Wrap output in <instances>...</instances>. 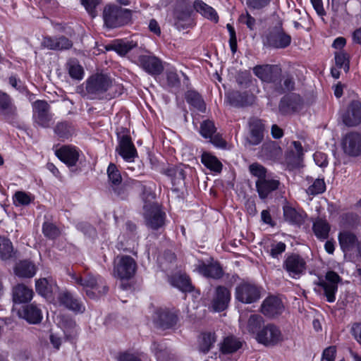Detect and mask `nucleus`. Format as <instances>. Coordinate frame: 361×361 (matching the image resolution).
<instances>
[{"instance_id":"obj_1","label":"nucleus","mask_w":361,"mask_h":361,"mask_svg":"<svg viewBox=\"0 0 361 361\" xmlns=\"http://www.w3.org/2000/svg\"><path fill=\"white\" fill-rule=\"evenodd\" d=\"M142 199L145 202L143 216L146 226L152 230L162 228L165 224L166 214L154 201L155 195L145 186H143Z\"/></svg>"},{"instance_id":"obj_51","label":"nucleus","mask_w":361,"mask_h":361,"mask_svg":"<svg viewBox=\"0 0 361 361\" xmlns=\"http://www.w3.org/2000/svg\"><path fill=\"white\" fill-rule=\"evenodd\" d=\"M283 216L286 221L291 224H299L301 220V216L293 207L285 206L283 207Z\"/></svg>"},{"instance_id":"obj_63","label":"nucleus","mask_w":361,"mask_h":361,"mask_svg":"<svg viewBox=\"0 0 361 361\" xmlns=\"http://www.w3.org/2000/svg\"><path fill=\"white\" fill-rule=\"evenodd\" d=\"M336 353V347L330 346L324 350L322 359L328 361H334Z\"/></svg>"},{"instance_id":"obj_21","label":"nucleus","mask_w":361,"mask_h":361,"mask_svg":"<svg viewBox=\"0 0 361 361\" xmlns=\"http://www.w3.org/2000/svg\"><path fill=\"white\" fill-rule=\"evenodd\" d=\"M261 311L266 317L274 318L282 314L284 311V305L279 298L270 296L263 301Z\"/></svg>"},{"instance_id":"obj_5","label":"nucleus","mask_w":361,"mask_h":361,"mask_svg":"<svg viewBox=\"0 0 361 361\" xmlns=\"http://www.w3.org/2000/svg\"><path fill=\"white\" fill-rule=\"evenodd\" d=\"M341 279L339 275L333 271L326 274L325 279H320L317 285L318 291L322 292L329 302H334L336 300V293L338 290V284Z\"/></svg>"},{"instance_id":"obj_47","label":"nucleus","mask_w":361,"mask_h":361,"mask_svg":"<svg viewBox=\"0 0 361 361\" xmlns=\"http://www.w3.org/2000/svg\"><path fill=\"white\" fill-rule=\"evenodd\" d=\"M0 111L6 114H14L16 109L11 102L9 96L0 92Z\"/></svg>"},{"instance_id":"obj_34","label":"nucleus","mask_w":361,"mask_h":361,"mask_svg":"<svg viewBox=\"0 0 361 361\" xmlns=\"http://www.w3.org/2000/svg\"><path fill=\"white\" fill-rule=\"evenodd\" d=\"M35 288L39 295L50 298L57 287L52 279L43 278L36 281Z\"/></svg>"},{"instance_id":"obj_52","label":"nucleus","mask_w":361,"mask_h":361,"mask_svg":"<svg viewBox=\"0 0 361 361\" xmlns=\"http://www.w3.org/2000/svg\"><path fill=\"white\" fill-rule=\"evenodd\" d=\"M135 46L133 42H119L113 45V49L119 55L124 56Z\"/></svg>"},{"instance_id":"obj_58","label":"nucleus","mask_w":361,"mask_h":361,"mask_svg":"<svg viewBox=\"0 0 361 361\" xmlns=\"http://www.w3.org/2000/svg\"><path fill=\"white\" fill-rule=\"evenodd\" d=\"M82 5L85 8L87 13L94 18L97 15L96 8L100 4L101 0H80Z\"/></svg>"},{"instance_id":"obj_60","label":"nucleus","mask_w":361,"mask_h":361,"mask_svg":"<svg viewBox=\"0 0 361 361\" xmlns=\"http://www.w3.org/2000/svg\"><path fill=\"white\" fill-rule=\"evenodd\" d=\"M166 80L169 86L178 87L180 85V80L176 71H169L166 73Z\"/></svg>"},{"instance_id":"obj_39","label":"nucleus","mask_w":361,"mask_h":361,"mask_svg":"<svg viewBox=\"0 0 361 361\" xmlns=\"http://www.w3.org/2000/svg\"><path fill=\"white\" fill-rule=\"evenodd\" d=\"M35 266L28 261L19 262L15 268L16 274L21 278H32L35 274Z\"/></svg>"},{"instance_id":"obj_36","label":"nucleus","mask_w":361,"mask_h":361,"mask_svg":"<svg viewBox=\"0 0 361 361\" xmlns=\"http://www.w3.org/2000/svg\"><path fill=\"white\" fill-rule=\"evenodd\" d=\"M107 174L114 192L117 193L118 195H122L124 193L123 191L118 189V186L122 181V177L115 164H109L107 169Z\"/></svg>"},{"instance_id":"obj_32","label":"nucleus","mask_w":361,"mask_h":361,"mask_svg":"<svg viewBox=\"0 0 361 361\" xmlns=\"http://www.w3.org/2000/svg\"><path fill=\"white\" fill-rule=\"evenodd\" d=\"M194 9L200 13L204 18L217 23L219 20V16L216 11L210 6L205 4L202 0H195L193 3Z\"/></svg>"},{"instance_id":"obj_48","label":"nucleus","mask_w":361,"mask_h":361,"mask_svg":"<svg viewBox=\"0 0 361 361\" xmlns=\"http://www.w3.org/2000/svg\"><path fill=\"white\" fill-rule=\"evenodd\" d=\"M228 102L232 106L241 107L245 104V97L238 91L230 92L226 96Z\"/></svg>"},{"instance_id":"obj_49","label":"nucleus","mask_w":361,"mask_h":361,"mask_svg":"<svg viewBox=\"0 0 361 361\" xmlns=\"http://www.w3.org/2000/svg\"><path fill=\"white\" fill-rule=\"evenodd\" d=\"M326 190V183L323 178H317L313 183L308 187L306 192L309 195L315 196L323 193Z\"/></svg>"},{"instance_id":"obj_35","label":"nucleus","mask_w":361,"mask_h":361,"mask_svg":"<svg viewBox=\"0 0 361 361\" xmlns=\"http://www.w3.org/2000/svg\"><path fill=\"white\" fill-rule=\"evenodd\" d=\"M282 154V150L275 142H270L263 144L261 149V155L268 160H276Z\"/></svg>"},{"instance_id":"obj_25","label":"nucleus","mask_w":361,"mask_h":361,"mask_svg":"<svg viewBox=\"0 0 361 361\" xmlns=\"http://www.w3.org/2000/svg\"><path fill=\"white\" fill-rule=\"evenodd\" d=\"M230 299L231 293L228 289L224 286H218L216 289L212 306L216 311H223L228 307Z\"/></svg>"},{"instance_id":"obj_12","label":"nucleus","mask_w":361,"mask_h":361,"mask_svg":"<svg viewBox=\"0 0 361 361\" xmlns=\"http://www.w3.org/2000/svg\"><path fill=\"white\" fill-rule=\"evenodd\" d=\"M34 121L42 128H49L52 120L50 114V106L44 100H37L33 104Z\"/></svg>"},{"instance_id":"obj_53","label":"nucleus","mask_w":361,"mask_h":361,"mask_svg":"<svg viewBox=\"0 0 361 361\" xmlns=\"http://www.w3.org/2000/svg\"><path fill=\"white\" fill-rule=\"evenodd\" d=\"M216 130L214 123L207 120L201 123L200 133L203 137L209 138L216 133Z\"/></svg>"},{"instance_id":"obj_17","label":"nucleus","mask_w":361,"mask_h":361,"mask_svg":"<svg viewBox=\"0 0 361 361\" xmlns=\"http://www.w3.org/2000/svg\"><path fill=\"white\" fill-rule=\"evenodd\" d=\"M249 134L246 137V142L250 145H257L262 142L264 138V126L260 119L252 118L248 123Z\"/></svg>"},{"instance_id":"obj_7","label":"nucleus","mask_w":361,"mask_h":361,"mask_svg":"<svg viewBox=\"0 0 361 361\" xmlns=\"http://www.w3.org/2000/svg\"><path fill=\"white\" fill-rule=\"evenodd\" d=\"M256 341L267 347L274 346L283 341L279 327L274 324L264 325L255 336Z\"/></svg>"},{"instance_id":"obj_28","label":"nucleus","mask_w":361,"mask_h":361,"mask_svg":"<svg viewBox=\"0 0 361 361\" xmlns=\"http://www.w3.org/2000/svg\"><path fill=\"white\" fill-rule=\"evenodd\" d=\"M196 269L200 274L208 278L219 279L223 275L222 268L216 263L206 264L204 262L199 261Z\"/></svg>"},{"instance_id":"obj_43","label":"nucleus","mask_w":361,"mask_h":361,"mask_svg":"<svg viewBox=\"0 0 361 361\" xmlns=\"http://www.w3.org/2000/svg\"><path fill=\"white\" fill-rule=\"evenodd\" d=\"M202 163L209 170L219 173L222 169V164L218 159L209 153L204 152L201 157Z\"/></svg>"},{"instance_id":"obj_11","label":"nucleus","mask_w":361,"mask_h":361,"mask_svg":"<svg viewBox=\"0 0 361 361\" xmlns=\"http://www.w3.org/2000/svg\"><path fill=\"white\" fill-rule=\"evenodd\" d=\"M235 294L236 300L245 304L255 302L260 298L259 288L250 283H242L237 286Z\"/></svg>"},{"instance_id":"obj_44","label":"nucleus","mask_w":361,"mask_h":361,"mask_svg":"<svg viewBox=\"0 0 361 361\" xmlns=\"http://www.w3.org/2000/svg\"><path fill=\"white\" fill-rule=\"evenodd\" d=\"M281 78L279 80V82L275 84L274 87V90L278 94H283L286 91H291L295 87V80L292 75L287 74L283 77V84L281 83Z\"/></svg>"},{"instance_id":"obj_9","label":"nucleus","mask_w":361,"mask_h":361,"mask_svg":"<svg viewBox=\"0 0 361 361\" xmlns=\"http://www.w3.org/2000/svg\"><path fill=\"white\" fill-rule=\"evenodd\" d=\"M114 87L110 77L104 74H97L89 78L86 90L89 94L99 97L101 94Z\"/></svg>"},{"instance_id":"obj_24","label":"nucleus","mask_w":361,"mask_h":361,"mask_svg":"<svg viewBox=\"0 0 361 361\" xmlns=\"http://www.w3.org/2000/svg\"><path fill=\"white\" fill-rule=\"evenodd\" d=\"M338 240L341 250L345 254L355 251L359 242L356 234L348 230L341 231L338 235Z\"/></svg>"},{"instance_id":"obj_20","label":"nucleus","mask_w":361,"mask_h":361,"mask_svg":"<svg viewBox=\"0 0 361 361\" xmlns=\"http://www.w3.org/2000/svg\"><path fill=\"white\" fill-rule=\"evenodd\" d=\"M342 120L343 123L353 127L361 123V102L358 100L352 101L347 111L343 114Z\"/></svg>"},{"instance_id":"obj_61","label":"nucleus","mask_w":361,"mask_h":361,"mask_svg":"<svg viewBox=\"0 0 361 361\" xmlns=\"http://www.w3.org/2000/svg\"><path fill=\"white\" fill-rule=\"evenodd\" d=\"M239 21L243 24H245L250 30H254L255 26V19L247 12L240 16Z\"/></svg>"},{"instance_id":"obj_37","label":"nucleus","mask_w":361,"mask_h":361,"mask_svg":"<svg viewBox=\"0 0 361 361\" xmlns=\"http://www.w3.org/2000/svg\"><path fill=\"white\" fill-rule=\"evenodd\" d=\"M162 173L171 178L173 185H179L184 181L185 172L181 166H169L163 169Z\"/></svg>"},{"instance_id":"obj_50","label":"nucleus","mask_w":361,"mask_h":361,"mask_svg":"<svg viewBox=\"0 0 361 361\" xmlns=\"http://www.w3.org/2000/svg\"><path fill=\"white\" fill-rule=\"evenodd\" d=\"M335 63L337 68H343L345 72H348L350 68L349 56L343 51L335 53Z\"/></svg>"},{"instance_id":"obj_31","label":"nucleus","mask_w":361,"mask_h":361,"mask_svg":"<svg viewBox=\"0 0 361 361\" xmlns=\"http://www.w3.org/2000/svg\"><path fill=\"white\" fill-rule=\"evenodd\" d=\"M19 315L31 324L39 323L42 319L40 309L33 304L23 307V310L19 311Z\"/></svg>"},{"instance_id":"obj_54","label":"nucleus","mask_w":361,"mask_h":361,"mask_svg":"<svg viewBox=\"0 0 361 361\" xmlns=\"http://www.w3.org/2000/svg\"><path fill=\"white\" fill-rule=\"evenodd\" d=\"M32 200V198L30 195L23 191H18L13 196V202L16 206L28 205L31 202Z\"/></svg>"},{"instance_id":"obj_33","label":"nucleus","mask_w":361,"mask_h":361,"mask_svg":"<svg viewBox=\"0 0 361 361\" xmlns=\"http://www.w3.org/2000/svg\"><path fill=\"white\" fill-rule=\"evenodd\" d=\"M157 323L164 329L171 328L177 322L178 317L174 312L167 310H159L157 311Z\"/></svg>"},{"instance_id":"obj_19","label":"nucleus","mask_w":361,"mask_h":361,"mask_svg":"<svg viewBox=\"0 0 361 361\" xmlns=\"http://www.w3.org/2000/svg\"><path fill=\"white\" fill-rule=\"evenodd\" d=\"M41 47L49 50L63 51L71 49L73 47V42L63 35L59 37L45 36L42 39Z\"/></svg>"},{"instance_id":"obj_59","label":"nucleus","mask_w":361,"mask_h":361,"mask_svg":"<svg viewBox=\"0 0 361 361\" xmlns=\"http://www.w3.org/2000/svg\"><path fill=\"white\" fill-rule=\"evenodd\" d=\"M249 170L252 175L258 178V180L266 178V169L257 163L251 164L249 166Z\"/></svg>"},{"instance_id":"obj_6","label":"nucleus","mask_w":361,"mask_h":361,"mask_svg":"<svg viewBox=\"0 0 361 361\" xmlns=\"http://www.w3.org/2000/svg\"><path fill=\"white\" fill-rule=\"evenodd\" d=\"M136 262L130 256H117L114 260V274L121 280L131 279L136 271Z\"/></svg>"},{"instance_id":"obj_46","label":"nucleus","mask_w":361,"mask_h":361,"mask_svg":"<svg viewBox=\"0 0 361 361\" xmlns=\"http://www.w3.org/2000/svg\"><path fill=\"white\" fill-rule=\"evenodd\" d=\"M13 255V247L10 240L0 238V259L6 260Z\"/></svg>"},{"instance_id":"obj_13","label":"nucleus","mask_w":361,"mask_h":361,"mask_svg":"<svg viewBox=\"0 0 361 361\" xmlns=\"http://www.w3.org/2000/svg\"><path fill=\"white\" fill-rule=\"evenodd\" d=\"M137 63L145 72L152 75H160L164 71V66L162 64V61L154 55H140L137 58Z\"/></svg>"},{"instance_id":"obj_57","label":"nucleus","mask_w":361,"mask_h":361,"mask_svg":"<svg viewBox=\"0 0 361 361\" xmlns=\"http://www.w3.org/2000/svg\"><path fill=\"white\" fill-rule=\"evenodd\" d=\"M42 231L45 236L54 239L60 234L59 228L53 224L45 222L43 224Z\"/></svg>"},{"instance_id":"obj_8","label":"nucleus","mask_w":361,"mask_h":361,"mask_svg":"<svg viewBox=\"0 0 361 361\" xmlns=\"http://www.w3.org/2000/svg\"><path fill=\"white\" fill-rule=\"evenodd\" d=\"M283 269L293 279H298L307 269V262L301 255L291 253L286 256L283 262Z\"/></svg>"},{"instance_id":"obj_42","label":"nucleus","mask_w":361,"mask_h":361,"mask_svg":"<svg viewBox=\"0 0 361 361\" xmlns=\"http://www.w3.org/2000/svg\"><path fill=\"white\" fill-rule=\"evenodd\" d=\"M185 99L190 105L192 106L198 111L201 112L205 111V103L198 92L194 90L188 91L185 94Z\"/></svg>"},{"instance_id":"obj_29","label":"nucleus","mask_w":361,"mask_h":361,"mask_svg":"<svg viewBox=\"0 0 361 361\" xmlns=\"http://www.w3.org/2000/svg\"><path fill=\"white\" fill-rule=\"evenodd\" d=\"M59 300L61 305L72 311L75 312H83L85 311V306L82 302L68 292L61 293Z\"/></svg>"},{"instance_id":"obj_18","label":"nucleus","mask_w":361,"mask_h":361,"mask_svg":"<svg viewBox=\"0 0 361 361\" xmlns=\"http://www.w3.org/2000/svg\"><path fill=\"white\" fill-rule=\"evenodd\" d=\"M116 151L128 162L134 161L137 157V149L135 147L132 140L129 135H122L118 142V145L116 148Z\"/></svg>"},{"instance_id":"obj_41","label":"nucleus","mask_w":361,"mask_h":361,"mask_svg":"<svg viewBox=\"0 0 361 361\" xmlns=\"http://www.w3.org/2000/svg\"><path fill=\"white\" fill-rule=\"evenodd\" d=\"M313 231L319 239H326L329 236L330 225L325 219H317L313 223Z\"/></svg>"},{"instance_id":"obj_56","label":"nucleus","mask_w":361,"mask_h":361,"mask_svg":"<svg viewBox=\"0 0 361 361\" xmlns=\"http://www.w3.org/2000/svg\"><path fill=\"white\" fill-rule=\"evenodd\" d=\"M152 350L154 352L158 361L166 360L169 353L163 345L154 342L152 345Z\"/></svg>"},{"instance_id":"obj_26","label":"nucleus","mask_w":361,"mask_h":361,"mask_svg":"<svg viewBox=\"0 0 361 361\" xmlns=\"http://www.w3.org/2000/svg\"><path fill=\"white\" fill-rule=\"evenodd\" d=\"M245 344L243 340L235 336H228L224 338L220 344V350L223 354H232L241 349Z\"/></svg>"},{"instance_id":"obj_45","label":"nucleus","mask_w":361,"mask_h":361,"mask_svg":"<svg viewBox=\"0 0 361 361\" xmlns=\"http://www.w3.org/2000/svg\"><path fill=\"white\" fill-rule=\"evenodd\" d=\"M216 340L215 334H202L199 341V350L204 354L207 353L214 345Z\"/></svg>"},{"instance_id":"obj_23","label":"nucleus","mask_w":361,"mask_h":361,"mask_svg":"<svg viewBox=\"0 0 361 361\" xmlns=\"http://www.w3.org/2000/svg\"><path fill=\"white\" fill-rule=\"evenodd\" d=\"M192 12V6L189 1H178L174 11L176 24L184 27L183 23L187 24L190 22Z\"/></svg>"},{"instance_id":"obj_14","label":"nucleus","mask_w":361,"mask_h":361,"mask_svg":"<svg viewBox=\"0 0 361 361\" xmlns=\"http://www.w3.org/2000/svg\"><path fill=\"white\" fill-rule=\"evenodd\" d=\"M303 106L301 97L297 94L283 96L279 104V111L282 115H288L300 111Z\"/></svg>"},{"instance_id":"obj_64","label":"nucleus","mask_w":361,"mask_h":361,"mask_svg":"<svg viewBox=\"0 0 361 361\" xmlns=\"http://www.w3.org/2000/svg\"><path fill=\"white\" fill-rule=\"evenodd\" d=\"M118 361H141V360L135 354L123 353L119 355Z\"/></svg>"},{"instance_id":"obj_4","label":"nucleus","mask_w":361,"mask_h":361,"mask_svg":"<svg viewBox=\"0 0 361 361\" xmlns=\"http://www.w3.org/2000/svg\"><path fill=\"white\" fill-rule=\"evenodd\" d=\"M262 41L264 46L274 49H285L290 44L291 37L286 33L281 23L269 27L264 34Z\"/></svg>"},{"instance_id":"obj_55","label":"nucleus","mask_w":361,"mask_h":361,"mask_svg":"<svg viewBox=\"0 0 361 361\" xmlns=\"http://www.w3.org/2000/svg\"><path fill=\"white\" fill-rule=\"evenodd\" d=\"M68 73L70 76L76 80H81L83 75V69L80 65L75 61H71L68 63Z\"/></svg>"},{"instance_id":"obj_40","label":"nucleus","mask_w":361,"mask_h":361,"mask_svg":"<svg viewBox=\"0 0 361 361\" xmlns=\"http://www.w3.org/2000/svg\"><path fill=\"white\" fill-rule=\"evenodd\" d=\"M54 132L59 139L68 140L73 134V128L68 121H61L56 123Z\"/></svg>"},{"instance_id":"obj_22","label":"nucleus","mask_w":361,"mask_h":361,"mask_svg":"<svg viewBox=\"0 0 361 361\" xmlns=\"http://www.w3.org/2000/svg\"><path fill=\"white\" fill-rule=\"evenodd\" d=\"M55 155L68 166H74L79 159L78 149L72 145H63L55 150Z\"/></svg>"},{"instance_id":"obj_10","label":"nucleus","mask_w":361,"mask_h":361,"mask_svg":"<svg viewBox=\"0 0 361 361\" xmlns=\"http://www.w3.org/2000/svg\"><path fill=\"white\" fill-rule=\"evenodd\" d=\"M253 73L262 81L273 84V87L281 77V69L277 65H258L253 68Z\"/></svg>"},{"instance_id":"obj_3","label":"nucleus","mask_w":361,"mask_h":361,"mask_svg":"<svg viewBox=\"0 0 361 361\" xmlns=\"http://www.w3.org/2000/svg\"><path fill=\"white\" fill-rule=\"evenodd\" d=\"M133 11L119 6L108 4L104 6L102 17L108 28H116L132 22Z\"/></svg>"},{"instance_id":"obj_30","label":"nucleus","mask_w":361,"mask_h":361,"mask_svg":"<svg viewBox=\"0 0 361 361\" xmlns=\"http://www.w3.org/2000/svg\"><path fill=\"white\" fill-rule=\"evenodd\" d=\"M33 291L24 284H18L13 288V301L14 303H25L30 301Z\"/></svg>"},{"instance_id":"obj_2","label":"nucleus","mask_w":361,"mask_h":361,"mask_svg":"<svg viewBox=\"0 0 361 361\" xmlns=\"http://www.w3.org/2000/svg\"><path fill=\"white\" fill-rule=\"evenodd\" d=\"M70 276L75 283L85 290L86 295L90 298L95 299L105 295L109 291V287L100 276L88 274L82 277L75 273L71 274Z\"/></svg>"},{"instance_id":"obj_38","label":"nucleus","mask_w":361,"mask_h":361,"mask_svg":"<svg viewBox=\"0 0 361 361\" xmlns=\"http://www.w3.org/2000/svg\"><path fill=\"white\" fill-rule=\"evenodd\" d=\"M170 283L183 292H191L193 290L190 278L185 274L173 276L170 279Z\"/></svg>"},{"instance_id":"obj_15","label":"nucleus","mask_w":361,"mask_h":361,"mask_svg":"<svg viewBox=\"0 0 361 361\" xmlns=\"http://www.w3.org/2000/svg\"><path fill=\"white\" fill-rule=\"evenodd\" d=\"M239 324L243 333L255 335V337L264 326V320L261 315L253 314H250L247 320L240 316Z\"/></svg>"},{"instance_id":"obj_62","label":"nucleus","mask_w":361,"mask_h":361,"mask_svg":"<svg viewBox=\"0 0 361 361\" xmlns=\"http://www.w3.org/2000/svg\"><path fill=\"white\" fill-rule=\"evenodd\" d=\"M271 0H247V4L249 7L254 9H261L270 3Z\"/></svg>"},{"instance_id":"obj_27","label":"nucleus","mask_w":361,"mask_h":361,"mask_svg":"<svg viewBox=\"0 0 361 361\" xmlns=\"http://www.w3.org/2000/svg\"><path fill=\"white\" fill-rule=\"evenodd\" d=\"M279 181L274 179L264 178L256 181L257 190L261 199L267 198L272 191L279 188Z\"/></svg>"},{"instance_id":"obj_16","label":"nucleus","mask_w":361,"mask_h":361,"mask_svg":"<svg viewBox=\"0 0 361 361\" xmlns=\"http://www.w3.org/2000/svg\"><path fill=\"white\" fill-rule=\"evenodd\" d=\"M342 147L346 154L359 156L361 154V135L355 132L348 133L343 139Z\"/></svg>"}]
</instances>
